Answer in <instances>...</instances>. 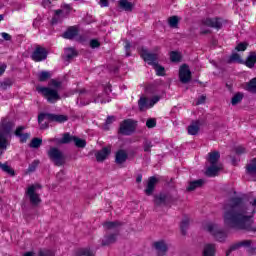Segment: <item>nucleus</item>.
<instances>
[{
	"label": "nucleus",
	"mask_w": 256,
	"mask_h": 256,
	"mask_svg": "<svg viewBox=\"0 0 256 256\" xmlns=\"http://www.w3.org/2000/svg\"><path fill=\"white\" fill-rule=\"evenodd\" d=\"M101 44L99 43V41H97V40H91L90 41V47L92 48V49H97V47H99Z\"/></svg>",
	"instance_id": "nucleus-52"
},
{
	"label": "nucleus",
	"mask_w": 256,
	"mask_h": 256,
	"mask_svg": "<svg viewBox=\"0 0 256 256\" xmlns=\"http://www.w3.org/2000/svg\"><path fill=\"white\" fill-rule=\"evenodd\" d=\"M39 256H55V252L52 250H41Z\"/></svg>",
	"instance_id": "nucleus-48"
},
{
	"label": "nucleus",
	"mask_w": 256,
	"mask_h": 256,
	"mask_svg": "<svg viewBox=\"0 0 256 256\" xmlns=\"http://www.w3.org/2000/svg\"><path fill=\"white\" fill-rule=\"evenodd\" d=\"M140 56L144 59L145 63L153 67L159 63V48H155L154 52H149L147 48H141Z\"/></svg>",
	"instance_id": "nucleus-8"
},
{
	"label": "nucleus",
	"mask_w": 256,
	"mask_h": 256,
	"mask_svg": "<svg viewBox=\"0 0 256 256\" xmlns=\"http://www.w3.org/2000/svg\"><path fill=\"white\" fill-rule=\"evenodd\" d=\"M204 25L207 27H213L214 29H221V19L219 18H207L204 21Z\"/></svg>",
	"instance_id": "nucleus-18"
},
{
	"label": "nucleus",
	"mask_w": 256,
	"mask_h": 256,
	"mask_svg": "<svg viewBox=\"0 0 256 256\" xmlns=\"http://www.w3.org/2000/svg\"><path fill=\"white\" fill-rule=\"evenodd\" d=\"M77 33V28L71 27L63 34V37L64 39H75V37H77Z\"/></svg>",
	"instance_id": "nucleus-27"
},
{
	"label": "nucleus",
	"mask_w": 256,
	"mask_h": 256,
	"mask_svg": "<svg viewBox=\"0 0 256 256\" xmlns=\"http://www.w3.org/2000/svg\"><path fill=\"white\" fill-rule=\"evenodd\" d=\"M256 211V198L247 202L240 197L231 198L224 204L223 221L225 227L235 231L256 232L253 215Z\"/></svg>",
	"instance_id": "nucleus-1"
},
{
	"label": "nucleus",
	"mask_w": 256,
	"mask_h": 256,
	"mask_svg": "<svg viewBox=\"0 0 256 256\" xmlns=\"http://www.w3.org/2000/svg\"><path fill=\"white\" fill-rule=\"evenodd\" d=\"M119 225H121L119 222H106L104 223V229L115 231L119 227Z\"/></svg>",
	"instance_id": "nucleus-33"
},
{
	"label": "nucleus",
	"mask_w": 256,
	"mask_h": 256,
	"mask_svg": "<svg viewBox=\"0 0 256 256\" xmlns=\"http://www.w3.org/2000/svg\"><path fill=\"white\" fill-rule=\"evenodd\" d=\"M157 101H159L158 97H155L152 100H149L147 98H140V100L138 101V107L140 111H145L147 109H151V107H153V105H155Z\"/></svg>",
	"instance_id": "nucleus-14"
},
{
	"label": "nucleus",
	"mask_w": 256,
	"mask_h": 256,
	"mask_svg": "<svg viewBox=\"0 0 256 256\" xmlns=\"http://www.w3.org/2000/svg\"><path fill=\"white\" fill-rule=\"evenodd\" d=\"M36 91L47 99L48 103H57L61 99L59 92L49 87L37 86Z\"/></svg>",
	"instance_id": "nucleus-6"
},
{
	"label": "nucleus",
	"mask_w": 256,
	"mask_h": 256,
	"mask_svg": "<svg viewBox=\"0 0 256 256\" xmlns=\"http://www.w3.org/2000/svg\"><path fill=\"white\" fill-rule=\"evenodd\" d=\"M99 5L100 7H109V0H100Z\"/></svg>",
	"instance_id": "nucleus-54"
},
{
	"label": "nucleus",
	"mask_w": 256,
	"mask_h": 256,
	"mask_svg": "<svg viewBox=\"0 0 256 256\" xmlns=\"http://www.w3.org/2000/svg\"><path fill=\"white\" fill-rule=\"evenodd\" d=\"M247 90L250 91V93H256V78L252 79L247 84Z\"/></svg>",
	"instance_id": "nucleus-39"
},
{
	"label": "nucleus",
	"mask_w": 256,
	"mask_h": 256,
	"mask_svg": "<svg viewBox=\"0 0 256 256\" xmlns=\"http://www.w3.org/2000/svg\"><path fill=\"white\" fill-rule=\"evenodd\" d=\"M81 255H84V256H95V253L91 249L85 248V249L82 250Z\"/></svg>",
	"instance_id": "nucleus-49"
},
{
	"label": "nucleus",
	"mask_w": 256,
	"mask_h": 256,
	"mask_svg": "<svg viewBox=\"0 0 256 256\" xmlns=\"http://www.w3.org/2000/svg\"><path fill=\"white\" fill-rule=\"evenodd\" d=\"M181 231L183 233V235H185V231H187V227H189V219H185L181 222Z\"/></svg>",
	"instance_id": "nucleus-44"
},
{
	"label": "nucleus",
	"mask_w": 256,
	"mask_h": 256,
	"mask_svg": "<svg viewBox=\"0 0 256 256\" xmlns=\"http://www.w3.org/2000/svg\"><path fill=\"white\" fill-rule=\"evenodd\" d=\"M142 180H143V176L138 175L137 178H136V182L141 183Z\"/></svg>",
	"instance_id": "nucleus-61"
},
{
	"label": "nucleus",
	"mask_w": 256,
	"mask_h": 256,
	"mask_svg": "<svg viewBox=\"0 0 256 256\" xmlns=\"http://www.w3.org/2000/svg\"><path fill=\"white\" fill-rule=\"evenodd\" d=\"M77 105H89V102L83 103V102H81V100L79 101V99H78L77 100Z\"/></svg>",
	"instance_id": "nucleus-62"
},
{
	"label": "nucleus",
	"mask_w": 256,
	"mask_h": 256,
	"mask_svg": "<svg viewBox=\"0 0 256 256\" xmlns=\"http://www.w3.org/2000/svg\"><path fill=\"white\" fill-rule=\"evenodd\" d=\"M168 23L172 28H177L179 25V18L177 16H172L168 19Z\"/></svg>",
	"instance_id": "nucleus-38"
},
{
	"label": "nucleus",
	"mask_w": 256,
	"mask_h": 256,
	"mask_svg": "<svg viewBox=\"0 0 256 256\" xmlns=\"http://www.w3.org/2000/svg\"><path fill=\"white\" fill-rule=\"evenodd\" d=\"M0 169L4 171V173H8V175H11L13 177V175H15V171L12 170L11 166H8L7 163H1L0 162Z\"/></svg>",
	"instance_id": "nucleus-30"
},
{
	"label": "nucleus",
	"mask_w": 256,
	"mask_h": 256,
	"mask_svg": "<svg viewBox=\"0 0 256 256\" xmlns=\"http://www.w3.org/2000/svg\"><path fill=\"white\" fill-rule=\"evenodd\" d=\"M49 52H47V49L44 47L38 46L35 48L34 52L31 55V58L33 61H36V63H39L41 61H45L47 59V55Z\"/></svg>",
	"instance_id": "nucleus-10"
},
{
	"label": "nucleus",
	"mask_w": 256,
	"mask_h": 256,
	"mask_svg": "<svg viewBox=\"0 0 256 256\" xmlns=\"http://www.w3.org/2000/svg\"><path fill=\"white\" fill-rule=\"evenodd\" d=\"M216 251H217V248L215 247V244H206V245H204L202 255L203 256H215Z\"/></svg>",
	"instance_id": "nucleus-20"
},
{
	"label": "nucleus",
	"mask_w": 256,
	"mask_h": 256,
	"mask_svg": "<svg viewBox=\"0 0 256 256\" xmlns=\"http://www.w3.org/2000/svg\"><path fill=\"white\" fill-rule=\"evenodd\" d=\"M152 67L154 68L156 75H159L160 77H163V75H165V68L159 65V62H156V64H154Z\"/></svg>",
	"instance_id": "nucleus-31"
},
{
	"label": "nucleus",
	"mask_w": 256,
	"mask_h": 256,
	"mask_svg": "<svg viewBox=\"0 0 256 256\" xmlns=\"http://www.w3.org/2000/svg\"><path fill=\"white\" fill-rule=\"evenodd\" d=\"M172 198L167 194H160L158 196H155L154 203L158 207H161L163 205H169L171 203Z\"/></svg>",
	"instance_id": "nucleus-16"
},
{
	"label": "nucleus",
	"mask_w": 256,
	"mask_h": 256,
	"mask_svg": "<svg viewBox=\"0 0 256 256\" xmlns=\"http://www.w3.org/2000/svg\"><path fill=\"white\" fill-rule=\"evenodd\" d=\"M255 63H256V53L251 52L246 59L245 65L246 67H249L250 69H252V67H255Z\"/></svg>",
	"instance_id": "nucleus-25"
},
{
	"label": "nucleus",
	"mask_w": 256,
	"mask_h": 256,
	"mask_svg": "<svg viewBox=\"0 0 256 256\" xmlns=\"http://www.w3.org/2000/svg\"><path fill=\"white\" fill-rule=\"evenodd\" d=\"M151 147H153V144L151 143V141H145L144 142L143 149L146 153L151 152Z\"/></svg>",
	"instance_id": "nucleus-46"
},
{
	"label": "nucleus",
	"mask_w": 256,
	"mask_h": 256,
	"mask_svg": "<svg viewBox=\"0 0 256 256\" xmlns=\"http://www.w3.org/2000/svg\"><path fill=\"white\" fill-rule=\"evenodd\" d=\"M154 247L158 253V256H164L167 253V243H165L163 240L155 242Z\"/></svg>",
	"instance_id": "nucleus-17"
},
{
	"label": "nucleus",
	"mask_w": 256,
	"mask_h": 256,
	"mask_svg": "<svg viewBox=\"0 0 256 256\" xmlns=\"http://www.w3.org/2000/svg\"><path fill=\"white\" fill-rule=\"evenodd\" d=\"M42 143L43 140L41 138H34L30 143V147H32L33 149H38V147H41Z\"/></svg>",
	"instance_id": "nucleus-37"
},
{
	"label": "nucleus",
	"mask_w": 256,
	"mask_h": 256,
	"mask_svg": "<svg viewBox=\"0 0 256 256\" xmlns=\"http://www.w3.org/2000/svg\"><path fill=\"white\" fill-rule=\"evenodd\" d=\"M48 157L50 161H53L54 165L57 167H61V165H65V161H67V157L59 148L51 147L48 150Z\"/></svg>",
	"instance_id": "nucleus-7"
},
{
	"label": "nucleus",
	"mask_w": 256,
	"mask_h": 256,
	"mask_svg": "<svg viewBox=\"0 0 256 256\" xmlns=\"http://www.w3.org/2000/svg\"><path fill=\"white\" fill-rule=\"evenodd\" d=\"M197 133H199V121L193 122L188 126L189 135H197Z\"/></svg>",
	"instance_id": "nucleus-29"
},
{
	"label": "nucleus",
	"mask_w": 256,
	"mask_h": 256,
	"mask_svg": "<svg viewBox=\"0 0 256 256\" xmlns=\"http://www.w3.org/2000/svg\"><path fill=\"white\" fill-rule=\"evenodd\" d=\"M219 159H221V154L219 153V151H213L208 153V167L206 169V175L208 177H217V175H219V171L223 169V164L219 162Z\"/></svg>",
	"instance_id": "nucleus-2"
},
{
	"label": "nucleus",
	"mask_w": 256,
	"mask_h": 256,
	"mask_svg": "<svg viewBox=\"0 0 256 256\" xmlns=\"http://www.w3.org/2000/svg\"><path fill=\"white\" fill-rule=\"evenodd\" d=\"M51 77V73L47 71H42L38 74L39 81H47Z\"/></svg>",
	"instance_id": "nucleus-41"
},
{
	"label": "nucleus",
	"mask_w": 256,
	"mask_h": 256,
	"mask_svg": "<svg viewBox=\"0 0 256 256\" xmlns=\"http://www.w3.org/2000/svg\"><path fill=\"white\" fill-rule=\"evenodd\" d=\"M42 6H43L45 9H49V7H51V0H43V1H42Z\"/></svg>",
	"instance_id": "nucleus-53"
},
{
	"label": "nucleus",
	"mask_w": 256,
	"mask_h": 256,
	"mask_svg": "<svg viewBox=\"0 0 256 256\" xmlns=\"http://www.w3.org/2000/svg\"><path fill=\"white\" fill-rule=\"evenodd\" d=\"M47 119L48 121H55L56 123H65L67 121V116L65 115H57V114H40L38 116V123L40 129H47V123L43 124V120Z\"/></svg>",
	"instance_id": "nucleus-9"
},
{
	"label": "nucleus",
	"mask_w": 256,
	"mask_h": 256,
	"mask_svg": "<svg viewBox=\"0 0 256 256\" xmlns=\"http://www.w3.org/2000/svg\"><path fill=\"white\" fill-rule=\"evenodd\" d=\"M109 153H111V149H109L107 147L102 148V150L98 151L95 154L96 161H98V162L105 161V159H107V157H109Z\"/></svg>",
	"instance_id": "nucleus-19"
},
{
	"label": "nucleus",
	"mask_w": 256,
	"mask_h": 256,
	"mask_svg": "<svg viewBox=\"0 0 256 256\" xmlns=\"http://www.w3.org/2000/svg\"><path fill=\"white\" fill-rule=\"evenodd\" d=\"M1 35L5 41H11V35H9L8 33L2 32Z\"/></svg>",
	"instance_id": "nucleus-55"
},
{
	"label": "nucleus",
	"mask_w": 256,
	"mask_h": 256,
	"mask_svg": "<svg viewBox=\"0 0 256 256\" xmlns=\"http://www.w3.org/2000/svg\"><path fill=\"white\" fill-rule=\"evenodd\" d=\"M204 231H207L213 237H215L216 240H218L220 243H223L225 239H227V232L221 230L219 226L213 222H206L203 224Z\"/></svg>",
	"instance_id": "nucleus-5"
},
{
	"label": "nucleus",
	"mask_w": 256,
	"mask_h": 256,
	"mask_svg": "<svg viewBox=\"0 0 256 256\" xmlns=\"http://www.w3.org/2000/svg\"><path fill=\"white\" fill-rule=\"evenodd\" d=\"M5 69H7V65L0 64V77L5 73Z\"/></svg>",
	"instance_id": "nucleus-57"
},
{
	"label": "nucleus",
	"mask_w": 256,
	"mask_h": 256,
	"mask_svg": "<svg viewBox=\"0 0 256 256\" xmlns=\"http://www.w3.org/2000/svg\"><path fill=\"white\" fill-rule=\"evenodd\" d=\"M203 183H205L203 179L192 181L189 183L187 191H195V189H198V187H202Z\"/></svg>",
	"instance_id": "nucleus-26"
},
{
	"label": "nucleus",
	"mask_w": 256,
	"mask_h": 256,
	"mask_svg": "<svg viewBox=\"0 0 256 256\" xmlns=\"http://www.w3.org/2000/svg\"><path fill=\"white\" fill-rule=\"evenodd\" d=\"M7 85H9V84H7V82H3L1 84L2 89H7Z\"/></svg>",
	"instance_id": "nucleus-63"
},
{
	"label": "nucleus",
	"mask_w": 256,
	"mask_h": 256,
	"mask_svg": "<svg viewBox=\"0 0 256 256\" xmlns=\"http://www.w3.org/2000/svg\"><path fill=\"white\" fill-rule=\"evenodd\" d=\"M243 101V94L242 93H236L234 97H232L231 103L232 105H239Z\"/></svg>",
	"instance_id": "nucleus-36"
},
{
	"label": "nucleus",
	"mask_w": 256,
	"mask_h": 256,
	"mask_svg": "<svg viewBox=\"0 0 256 256\" xmlns=\"http://www.w3.org/2000/svg\"><path fill=\"white\" fill-rule=\"evenodd\" d=\"M34 255H35V253H33V252H26L24 254V256H34Z\"/></svg>",
	"instance_id": "nucleus-64"
},
{
	"label": "nucleus",
	"mask_w": 256,
	"mask_h": 256,
	"mask_svg": "<svg viewBox=\"0 0 256 256\" xmlns=\"http://www.w3.org/2000/svg\"><path fill=\"white\" fill-rule=\"evenodd\" d=\"M13 127H15V124H13V122H2V130H0V155H3V153L7 151V146L9 145L7 135L11 133Z\"/></svg>",
	"instance_id": "nucleus-3"
},
{
	"label": "nucleus",
	"mask_w": 256,
	"mask_h": 256,
	"mask_svg": "<svg viewBox=\"0 0 256 256\" xmlns=\"http://www.w3.org/2000/svg\"><path fill=\"white\" fill-rule=\"evenodd\" d=\"M205 99H206L205 96H201V97L197 100L196 105H203V103H205Z\"/></svg>",
	"instance_id": "nucleus-56"
},
{
	"label": "nucleus",
	"mask_w": 256,
	"mask_h": 256,
	"mask_svg": "<svg viewBox=\"0 0 256 256\" xmlns=\"http://www.w3.org/2000/svg\"><path fill=\"white\" fill-rule=\"evenodd\" d=\"M73 142L75 143L76 147L83 148L87 145V142L84 139L74 137Z\"/></svg>",
	"instance_id": "nucleus-40"
},
{
	"label": "nucleus",
	"mask_w": 256,
	"mask_h": 256,
	"mask_svg": "<svg viewBox=\"0 0 256 256\" xmlns=\"http://www.w3.org/2000/svg\"><path fill=\"white\" fill-rule=\"evenodd\" d=\"M247 172L250 175H255V173H256V159L251 160V162L247 165Z\"/></svg>",
	"instance_id": "nucleus-32"
},
{
	"label": "nucleus",
	"mask_w": 256,
	"mask_h": 256,
	"mask_svg": "<svg viewBox=\"0 0 256 256\" xmlns=\"http://www.w3.org/2000/svg\"><path fill=\"white\" fill-rule=\"evenodd\" d=\"M23 131H25L24 126L18 127L15 131V135H16V137H20L21 143H25L27 141V139H29V137H31V135L29 133L23 134Z\"/></svg>",
	"instance_id": "nucleus-22"
},
{
	"label": "nucleus",
	"mask_w": 256,
	"mask_h": 256,
	"mask_svg": "<svg viewBox=\"0 0 256 256\" xmlns=\"http://www.w3.org/2000/svg\"><path fill=\"white\" fill-rule=\"evenodd\" d=\"M119 7L124 11H133V3L129 2L128 0H120Z\"/></svg>",
	"instance_id": "nucleus-28"
},
{
	"label": "nucleus",
	"mask_w": 256,
	"mask_h": 256,
	"mask_svg": "<svg viewBox=\"0 0 256 256\" xmlns=\"http://www.w3.org/2000/svg\"><path fill=\"white\" fill-rule=\"evenodd\" d=\"M159 180L156 177H150L148 180V184L145 190L146 195H151L153 191L155 190V185H157V182Z\"/></svg>",
	"instance_id": "nucleus-21"
},
{
	"label": "nucleus",
	"mask_w": 256,
	"mask_h": 256,
	"mask_svg": "<svg viewBox=\"0 0 256 256\" xmlns=\"http://www.w3.org/2000/svg\"><path fill=\"white\" fill-rule=\"evenodd\" d=\"M64 55L67 57V59H73V57H77V51H75L73 48H66Z\"/></svg>",
	"instance_id": "nucleus-35"
},
{
	"label": "nucleus",
	"mask_w": 256,
	"mask_h": 256,
	"mask_svg": "<svg viewBox=\"0 0 256 256\" xmlns=\"http://www.w3.org/2000/svg\"><path fill=\"white\" fill-rule=\"evenodd\" d=\"M69 11H71V6L69 5H65L63 10H56L52 23H61L69 15Z\"/></svg>",
	"instance_id": "nucleus-12"
},
{
	"label": "nucleus",
	"mask_w": 256,
	"mask_h": 256,
	"mask_svg": "<svg viewBox=\"0 0 256 256\" xmlns=\"http://www.w3.org/2000/svg\"><path fill=\"white\" fill-rule=\"evenodd\" d=\"M127 151L125 150H119L117 153H116V163L118 165H122V163H125V161H127Z\"/></svg>",
	"instance_id": "nucleus-24"
},
{
	"label": "nucleus",
	"mask_w": 256,
	"mask_h": 256,
	"mask_svg": "<svg viewBox=\"0 0 256 256\" xmlns=\"http://www.w3.org/2000/svg\"><path fill=\"white\" fill-rule=\"evenodd\" d=\"M179 79L181 83H189L191 81V70L186 64L182 65L179 69Z\"/></svg>",
	"instance_id": "nucleus-13"
},
{
	"label": "nucleus",
	"mask_w": 256,
	"mask_h": 256,
	"mask_svg": "<svg viewBox=\"0 0 256 256\" xmlns=\"http://www.w3.org/2000/svg\"><path fill=\"white\" fill-rule=\"evenodd\" d=\"M236 153H245V148H243V147H238V148L236 149Z\"/></svg>",
	"instance_id": "nucleus-59"
},
{
	"label": "nucleus",
	"mask_w": 256,
	"mask_h": 256,
	"mask_svg": "<svg viewBox=\"0 0 256 256\" xmlns=\"http://www.w3.org/2000/svg\"><path fill=\"white\" fill-rule=\"evenodd\" d=\"M157 125V121L153 118H150L146 121V127H148V129H153V127H155Z\"/></svg>",
	"instance_id": "nucleus-45"
},
{
	"label": "nucleus",
	"mask_w": 256,
	"mask_h": 256,
	"mask_svg": "<svg viewBox=\"0 0 256 256\" xmlns=\"http://www.w3.org/2000/svg\"><path fill=\"white\" fill-rule=\"evenodd\" d=\"M170 60L173 63H177V62L181 61V52H177V51L170 52Z\"/></svg>",
	"instance_id": "nucleus-34"
},
{
	"label": "nucleus",
	"mask_w": 256,
	"mask_h": 256,
	"mask_svg": "<svg viewBox=\"0 0 256 256\" xmlns=\"http://www.w3.org/2000/svg\"><path fill=\"white\" fill-rule=\"evenodd\" d=\"M64 175H65V172L60 171V172L57 174V179H61V177H63Z\"/></svg>",
	"instance_id": "nucleus-60"
},
{
	"label": "nucleus",
	"mask_w": 256,
	"mask_h": 256,
	"mask_svg": "<svg viewBox=\"0 0 256 256\" xmlns=\"http://www.w3.org/2000/svg\"><path fill=\"white\" fill-rule=\"evenodd\" d=\"M73 138H75V136H71L69 134H64L62 139L60 140V143H71V141H73Z\"/></svg>",
	"instance_id": "nucleus-42"
},
{
	"label": "nucleus",
	"mask_w": 256,
	"mask_h": 256,
	"mask_svg": "<svg viewBox=\"0 0 256 256\" xmlns=\"http://www.w3.org/2000/svg\"><path fill=\"white\" fill-rule=\"evenodd\" d=\"M247 49V43H240L236 46V51H245Z\"/></svg>",
	"instance_id": "nucleus-51"
},
{
	"label": "nucleus",
	"mask_w": 256,
	"mask_h": 256,
	"mask_svg": "<svg viewBox=\"0 0 256 256\" xmlns=\"http://www.w3.org/2000/svg\"><path fill=\"white\" fill-rule=\"evenodd\" d=\"M230 63H241V56L237 53H233L230 56Z\"/></svg>",
	"instance_id": "nucleus-43"
},
{
	"label": "nucleus",
	"mask_w": 256,
	"mask_h": 256,
	"mask_svg": "<svg viewBox=\"0 0 256 256\" xmlns=\"http://www.w3.org/2000/svg\"><path fill=\"white\" fill-rule=\"evenodd\" d=\"M117 241V234H112L109 236H104L102 239V247H107L109 245H113Z\"/></svg>",
	"instance_id": "nucleus-23"
},
{
	"label": "nucleus",
	"mask_w": 256,
	"mask_h": 256,
	"mask_svg": "<svg viewBox=\"0 0 256 256\" xmlns=\"http://www.w3.org/2000/svg\"><path fill=\"white\" fill-rule=\"evenodd\" d=\"M42 186L40 184H31L26 188L25 195L29 199L31 205L37 206L41 203V191Z\"/></svg>",
	"instance_id": "nucleus-4"
},
{
	"label": "nucleus",
	"mask_w": 256,
	"mask_h": 256,
	"mask_svg": "<svg viewBox=\"0 0 256 256\" xmlns=\"http://www.w3.org/2000/svg\"><path fill=\"white\" fill-rule=\"evenodd\" d=\"M247 253H249L250 255H255V251H256V247H255V243H251L247 248H246Z\"/></svg>",
	"instance_id": "nucleus-47"
},
{
	"label": "nucleus",
	"mask_w": 256,
	"mask_h": 256,
	"mask_svg": "<svg viewBox=\"0 0 256 256\" xmlns=\"http://www.w3.org/2000/svg\"><path fill=\"white\" fill-rule=\"evenodd\" d=\"M135 131V121L128 119L124 120L120 125V133L122 135H131Z\"/></svg>",
	"instance_id": "nucleus-11"
},
{
	"label": "nucleus",
	"mask_w": 256,
	"mask_h": 256,
	"mask_svg": "<svg viewBox=\"0 0 256 256\" xmlns=\"http://www.w3.org/2000/svg\"><path fill=\"white\" fill-rule=\"evenodd\" d=\"M252 243H253V241H251V240H242L238 243H235L232 246H230V248L226 252V255L229 256V254L232 251H237V249H241V247H244V249H247L249 247V245H251Z\"/></svg>",
	"instance_id": "nucleus-15"
},
{
	"label": "nucleus",
	"mask_w": 256,
	"mask_h": 256,
	"mask_svg": "<svg viewBox=\"0 0 256 256\" xmlns=\"http://www.w3.org/2000/svg\"><path fill=\"white\" fill-rule=\"evenodd\" d=\"M37 165H39V161L35 160L34 162H32V164H30V166L28 167L29 173H33V171L37 169Z\"/></svg>",
	"instance_id": "nucleus-50"
},
{
	"label": "nucleus",
	"mask_w": 256,
	"mask_h": 256,
	"mask_svg": "<svg viewBox=\"0 0 256 256\" xmlns=\"http://www.w3.org/2000/svg\"><path fill=\"white\" fill-rule=\"evenodd\" d=\"M113 121H115V117H113V116H109V117L106 119L107 125H110V123H113Z\"/></svg>",
	"instance_id": "nucleus-58"
}]
</instances>
